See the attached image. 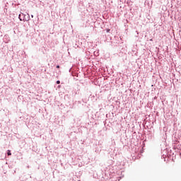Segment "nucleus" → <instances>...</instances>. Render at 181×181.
<instances>
[{
    "instance_id": "nucleus-1",
    "label": "nucleus",
    "mask_w": 181,
    "mask_h": 181,
    "mask_svg": "<svg viewBox=\"0 0 181 181\" xmlns=\"http://www.w3.org/2000/svg\"><path fill=\"white\" fill-rule=\"evenodd\" d=\"M22 15H23V16H24L23 18H21V14H19V16H18V18H19L20 21H28L30 20V16H29V13H28V18L27 20L25 18V16H26V15H25L23 13H22Z\"/></svg>"
},
{
    "instance_id": "nucleus-2",
    "label": "nucleus",
    "mask_w": 181,
    "mask_h": 181,
    "mask_svg": "<svg viewBox=\"0 0 181 181\" xmlns=\"http://www.w3.org/2000/svg\"><path fill=\"white\" fill-rule=\"evenodd\" d=\"M7 155L8 156H11V155H12V153H11V150L7 151Z\"/></svg>"
},
{
    "instance_id": "nucleus-3",
    "label": "nucleus",
    "mask_w": 181,
    "mask_h": 181,
    "mask_svg": "<svg viewBox=\"0 0 181 181\" xmlns=\"http://www.w3.org/2000/svg\"><path fill=\"white\" fill-rule=\"evenodd\" d=\"M57 84H60V81H57Z\"/></svg>"
},
{
    "instance_id": "nucleus-4",
    "label": "nucleus",
    "mask_w": 181,
    "mask_h": 181,
    "mask_svg": "<svg viewBox=\"0 0 181 181\" xmlns=\"http://www.w3.org/2000/svg\"><path fill=\"white\" fill-rule=\"evenodd\" d=\"M57 69H60V66L57 65Z\"/></svg>"
},
{
    "instance_id": "nucleus-5",
    "label": "nucleus",
    "mask_w": 181,
    "mask_h": 181,
    "mask_svg": "<svg viewBox=\"0 0 181 181\" xmlns=\"http://www.w3.org/2000/svg\"><path fill=\"white\" fill-rule=\"evenodd\" d=\"M31 18H33V15H31Z\"/></svg>"
}]
</instances>
